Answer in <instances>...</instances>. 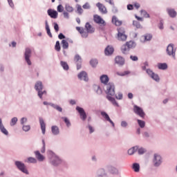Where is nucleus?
<instances>
[{"label":"nucleus","instance_id":"obj_1","mask_svg":"<svg viewBox=\"0 0 177 177\" xmlns=\"http://www.w3.org/2000/svg\"><path fill=\"white\" fill-rule=\"evenodd\" d=\"M102 84H104L106 91L105 93L106 94V99L111 102L113 106H116V107H120V104L117 101L115 100V98L111 97L114 96L115 95V86L114 85V83L109 82L110 78H109V76L107 75H102L100 76V78Z\"/></svg>","mask_w":177,"mask_h":177},{"label":"nucleus","instance_id":"obj_2","mask_svg":"<svg viewBox=\"0 0 177 177\" xmlns=\"http://www.w3.org/2000/svg\"><path fill=\"white\" fill-rule=\"evenodd\" d=\"M46 153L48 164H50L51 167L57 168V167H66L67 165V162L60 158V156H57L53 151L48 150Z\"/></svg>","mask_w":177,"mask_h":177},{"label":"nucleus","instance_id":"obj_3","mask_svg":"<svg viewBox=\"0 0 177 177\" xmlns=\"http://www.w3.org/2000/svg\"><path fill=\"white\" fill-rule=\"evenodd\" d=\"M35 89L36 92H37V96L39 99H43L42 96H44V95H46V91H42L44 89V84L41 81L36 82L35 84Z\"/></svg>","mask_w":177,"mask_h":177},{"label":"nucleus","instance_id":"obj_4","mask_svg":"<svg viewBox=\"0 0 177 177\" xmlns=\"http://www.w3.org/2000/svg\"><path fill=\"white\" fill-rule=\"evenodd\" d=\"M152 164L155 168H158L162 165V156L158 153H153Z\"/></svg>","mask_w":177,"mask_h":177},{"label":"nucleus","instance_id":"obj_5","mask_svg":"<svg viewBox=\"0 0 177 177\" xmlns=\"http://www.w3.org/2000/svg\"><path fill=\"white\" fill-rule=\"evenodd\" d=\"M15 165L17 168V169H19V171L22 172V174H25V175H30V172L28 171L27 166H26V164H24V162L20 160H16L15 162Z\"/></svg>","mask_w":177,"mask_h":177},{"label":"nucleus","instance_id":"obj_6","mask_svg":"<svg viewBox=\"0 0 177 177\" xmlns=\"http://www.w3.org/2000/svg\"><path fill=\"white\" fill-rule=\"evenodd\" d=\"M32 52L31 51V48H26L25 49V52L24 54V57L26 63L28 64V66H31L32 64V62H31V55Z\"/></svg>","mask_w":177,"mask_h":177},{"label":"nucleus","instance_id":"obj_7","mask_svg":"<svg viewBox=\"0 0 177 177\" xmlns=\"http://www.w3.org/2000/svg\"><path fill=\"white\" fill-rule=\"evenodd\" d=\"M147 74L153 80V81H156V82H160V76H158V74L154 73L153 70L150 68L147 69Z\"/></svg>","mask_w":177,"mask_h":177},{"label":"nucleus","instance_id":"obj_8","mask_svg":"<svg viewBox=\"0 0 177 177\" xmlns=\"http://www.w3.org/2000/svg\"><path fill=\"white\" fill-rule=\"evenodd\" d=\"M174 46L173 44H169L167 47L166 52L168 56H172L175 59L176 48H174Z\"/></svg>","mask_w":177,"mask_h":177},{"label":"nucleus","instance_id":"obj_9","mask_svg":"<svg viewBox=\"0 0 177 177\" xmlns=\"http://www.w3.org/2000/svg\"><path fill=\"white\" fill-rule=\"evenodd\" d=\"M75 110L79 113L80 120L82 121H86L87 118L86 112H85V109L81 106H76Z\"/></svg>","mask_w":177,"mask_h":177},{"label":"nucleus","instance_id":"obj_10","mask_svg":"<svg viewBox=\"0 0 177 177\" xmlns=\"http://www.w3.org/2000/svg\"><path fill=\"white\" fill-rule=\"evenodd\" d=\"M133 111L135 114H137L141 117V118H145V115H146L145 111H143V109L138 105H134Z\"/></svg>","mask_w":177,"mask_h":177},{"label":"nucleus","instance_id":"obj_11","mask_svg":"<svg viewBox=\"0 0 177 177\" xmlns=\"http://www.w3.org/2000/svg\"><path fill=\"white\" fill-rule=\"evenodd\" d=\"M77 78L80 80V81H85L88 82L89 81V77H88V73L85 71H81L77 75Z\"/></svg>","mask_w":177,"mask_h":177},{"label":"nucleus","instance_id":"obj_12","mask_svg":"<svg viewBox=\"0 0 177 177\" xmlns=\"http://www.w3.org/2000/svg\"><path fill=\"white\" fill-rule=\"evenodd\" d=\"M95 177H109L107 172L103 168L98 169Z\"/></svg>","mask_w":177,"mask_h":177},{"label":"nucleus","instance_id":"obj_13","mask_svg":"<svg viewBox=\"0 0 177 177\" xmlns=\"http://www.w3.org/2000/svg\"><path fill=\"white\" fill-rule=\"evenodd\" d=\"M93 20L96 24H102L104 26H106V21L97 15H94Z\"/></svg>","mask_w":177,"mask_h":177},{"label":"nucleus","instance_id":"obj_14","mask_svg":"<svg viewBox=\"0 0 177 177\" xmlns=\"http://www.w3.org/2000/svg\"><path fill=\"white\" fill-rule=\"evenodd\" d=\"M47 13L50 16V17H51V19H57V16L59 15L57 11L52 8H49L47 10Z\"/></svg>","mask_w":177,"mask_h":177},{"label":"nucleus","instance_id":"obj_15","mask_svg":"<svg viewBox=\"0 0 177 177\" xmlns=\"http://www.w3.org/2000/svg\"><path fill=\"white\" fill-rule=\"evenodd\" d=\"M115 63L118 66H124L125 64V59L122 56L118 55L115 58Z\"/></svg>","mask_w":177,"mask_h":177},{"label":"nucleus","instance_id":"obj_16","mask_svg":"<svg viewBox=\"0 0 177 177\" xmlns=\"http://www.w3.org/2000/svg\"><path fill=\"white\" fill-rule=\"evenodd\" d=\"M39 122L40 124V127H41V129L43 135H45V133L46 132V124H45V121H44V118H39Z\"/></svg>","mask_w":177,"mask_h":177},{"label":"nucleus","instance_id":"obj_17","mask_svg":"<svg viewBox=\"0 0 177 177\" xmlns=\"http://www.w3.org/2000/svg\"><path fill=\"white\" fill-rule=\"evenodd\" d=\"M96 6L98 8L99 11L101 12L102 15H106V13H107V8H106V6H104V5L102 3L98 2L96 3Z\"/></svg>","mask_w":177,"mask_h":177},{"label":"nucleus","instance_id":"obj_18","mask_svg":"<svg viewBox=\"0 0 177 177\" xmlns=\"http://www.w3.org/2000/svg\"><path fill=\"white\" fill-rule=\"evenodd\" d=\"M0 132H1V133H3V135H5L6 136H8L9 135V131H8L6 128H5V126L2 122L1 118H0Z\"/></svg>","mask_w":177,"mask_h":177},{"label":"nucleus","instance_id":"obj_19","mask_svg":"<svg viewBox=\"0 0 177 177\" xmlns=\"http://www.w3.org/2000/svg\"><path fill=\"white\" fill-rule=\"evenodd\" d=\"M85 28L88 34H93V32H95V28H93L89 22L86 23Z\"/></svg>","mask_w":177,"mask_h":177},{"label":"nucleus","instance_id":"obj_20","mask_svg":"<svg viewBox=\"0 0 177 177\" xmlns=\"http://www.w3.org/2000/svg\"><path fill=\"white\" fill-rule=\"evenodd\" d=\"M35 156L37 160L39 161V162H42L45 160V157L44 155L41 154V152L39 151H35Z\"/></svg>","mask_w":177,"mask_h":177},{"label":"nucleus","instance_id":"obj_21","mask_svg":"<svg viewBox=\"0 0 177 177\" xmlns=\"http://www.w3.org/2000/svg\"><path fill=\"white\" fill-rule=\"evenodd\" d=\"M166 11L167 12V15H169L170 17H172L173 19L174 17H176L177 12L175 11V9L167 8L166 9Z\"/></svg>","mask_w":177,"mask_h":177},{"label":"nucleus","instance_id":"obj_22","mask_svg":"<svg viewBox=\"0 0 177 177\" xmlns=\"http://www.w3.org/2000/svg\"><path fill=\"white\" fill-rule=\"evenodd\" d=\"M51 132L54 136H57L58 135H60V129L56 125L52 126Z\"/></svg>","mask_w":177,"mask_h":177},{"label":"nucleus","instance_id":"obj_23","mask_svg":"<svg viewBox=\"0 0 177 177\" xmlns=\"http://www.w3.org/2000/svg\"><path fill=\"white\" fill-rule=\"evenodd\" d=\"M114 53V48L111 46H108L105 50H104V53L106 56H110V55H113Z\"/></svg>","mask_w":177,"mask_h":177},{"label":"nucleus","instance_id":"obj_24","mask_svg":"<svg viewBox=\"0 0 177 177\" xmlns=\"http://www.w3.org/2000/svg\"><path fill=\"white\" fill-rule=\"evenodd\" d=\"M108 171L113 175H118V169L113 165L108 166Z\"/></svg>","mask_w":177,"mask_h":177},{"label":"nucleus","instance_id":"obj_25","mask_svg":"<svg viewBox=\"0 0 177 177\" xmlns=\"http://www.w3.org/2000/svg\"><path fill=\"white\" fill-rule=\"evenodd\" d=\"M125 44L127 45V48H129L130 50L131 49H135V48H136V42L132 40L129 41H127Z\"/></svg>","mask_w":177,"mask_h":177},{"label":"nucleus","instance_id":"obj_26","mask_svg":"<svg viewBox=\"0 0 177 177\" xmlns=\"http://www.w3.org/2000/svg\"><path fill=\"white\" fill-rule=\"evenodd\" d=\"M138 149H139V146H138V145L132 147L127 151L128 155L133 156V154H135V153H136V151H138Z\"/></svg>","mask_w":177,"mask_h":177},{"label":"nucleus","instance_id":"obj_27","mask_svg":"<svg viewBox=\"0 0 177 177\" xmlns=\"http://www.w3.org/2000/svg\"><path fill=\"white\" fill-rule=\"evenodd\" d=\"M112 24H115V26H121L122 24V21L118 20V18L115 17V15L112 17Z\"/></svg>","mask_w":177,"mask_h":177},{"label":"nucleus","instance_id":"obj_28","mask_svg":"<svg viewBox=\"0 0 177 177\" xmlns=\"http://www.w3.org/2000/svg\"><path fill=\"white\" fill-rule=\"evenodd\" d=\"M129 49L128 48V46H127L126 44H123L121 46V52L122 53H123V55H128V53H129Z\"/></svg>","mask_w":177,"mask_h":177},{"label":"nucleus","instance_id":"obj_29","mask_svg":"<svg viewBox=\"0 0 177 177\" xmlns=\"http://www.w3.org/2000/svg\"><path fill=\"white\" fill-rule=\"evenodd\" d=\"M45 26H46V31L47 32V35L50 38H53L52 32H50V28H49V24H48V20L45 21Z\"/></svg>","mask_w":177,"mask_h":177},{"label":"nucleus","instance_id":"obj_30","mask_svg":"<svg viewBox=\"0 0 177 177\" xmlns=\"http://www.w3.org/2000/svg\"><path fill=\"white\" fill-rule=\"evenodd\" d=\"M60 66L62 67V68H63V70H64V71H68V70H70V66H68V64H67L64 61L60 62Z\"/></svg>","mask_w":177,"mask_h":177},{"label":"nucleus","instance_id":"obj_31","mask_svg":"<svg viewBox=\"0 0 177 177\" xmlns=\"http://www.w3.org/2000/svg\"><path fill=\"white\" fill-rule=\"evenodd\" d=\"M94 91L97 95H102V93H103V90L99 85H94Z\"/></svg>","mask_w":177,"mask_h":177},{"label":"nucleus","instance_id":"obj_32","mask_svg":"<svg viewBox=\"0 0 177 177\" xmlns=\"http://www.w3.org/2000/svg\"><path fill=\"white\" fill-rule=\"evenodd\" d=\"M98 64L99 61H97V59H91L90 60V66H91L93 68H96Z\"/></svg>","mask_w":177,"mask_h":177},{"label":"nucleus","instance_id":"obj_33","mask_svg":"<svg viewBox=\"0 0 177 177\" xmlns=\"http://www.w3.org/2000/svg\"><path fill=\"white\" fill-rule=\"evenodd\" d=\"M132 169H133L134 172H139L140 171V165L138 162H135L132 165Z\"/></svg>","mask_w":177,"mask_h":177},{"label":"nucleus","instance_id":"obj_34","mask_svg":"<svg viewBox=\"0 0 177 177\" xmlns=\"http://www.w3.org/2000/svg\"><path fill=\"white\" fill-rule=\"evenodd\" d=\"M158 68L159 70H167L168 68V64L167 63H158Z\"/></svg>","mask_w":177,"mask_h":177},{"label":"nucleus","instance_id":"obj_35","mask_svg":"<svg viewBox=\"0 0 177 177\" xmlns=\"http://www.w3.org/2000/svg\"><path fill=\"white\" fill-rule=\"evenodd\" d=\"M62 120H63L64 122H65L67 128H70V127H71V122H70V120H68V118L62 117Z\"/></svg>","mask_w":177,"mask_h":177},{"label":"nucleus","instance_id":"obj_36","mask_svg":"<svg viewBox=\"0 0 177 177\" xmlns=\"http://www.w3.org/2000/svg\"><path fill=\"white\" fill-rule=\"evenodd\" d=\"M51 107H53V109H55V110H57V111H59V113H62L63 111V108L57 104H51Z\"/></svg>","mask_w":177,"mask_h":177},{"label":"nucleus","instance_id":"obj_37","mask_svg":"<svg viewBox=\"0 0 177 177\" xmlns=\"http://www.w3.org/2000/svg\"><path fill=\"white\" fill-rule=\"evenodd\" d=\"M127 36L125 34H118V41H127Z\"/></svg>","mask_w":177,"mask_h":177},{"label":"nucleus","instance_id":"obj_38","mask_svg":"<svg viewBox=\"0 0 177 177\" xmlns=\"http://www.w3.org/2000/svg\"><path fill=\"white\" fill-rule=\"evenodd\" d=\"M65 10L68 13H73V12H74V8H73V6H70V4H66Z\"/></svg>","mask_w":177,"mask_h":177},{"label":"nucleus","instance_id":"obj_39","mask_svg":"<svg viewBox=\"0 0 177 177\" xmlns=\"http://www.w3.org/2000/svg\"><path fill=\"white\" fill-rule=\"evenodd\" d=\"M17 121H19V119H17V117L12 118L10 122V127H15V125L17 124Z\"/></svg>","mask_w":177,"mask_h":177},{"label":"nucleus","instance_id":"obj_40","mask_svg":"<svg viewBox=\"0 0 177 177\" xmlns=\"http://www.w3.org/2000/svg\"><path fill=\"white\" fill-rule=\"evenodd\" d=\"M137 151H138L139 156H142V155L145 154V153H146L147 151V150L145 148H143V147L139 148V147H138Z\"/></svg>","mask_w":177,"mask_h":177},{"label":"nucleus","instance_id":"obj_41","mask_svg":"<svg viewBox=\"0 0 177 177\" xmlns=\"http://www.w3.org/2000/svg\"><path fill=\"white\" fill-rule=\"evenodd\" d=\"M111 97H114L113 96H115V99H117V100H122V97H123V95L122 93H118V95H115H115H110Z\"/></svg>","mask_w":177,"mask_h":177},{"label":"nucleus","instance_id":"obj_42","mask_svg":"<svg viewBox=\"0 0 177 177\" xmlns=\"http://www.w3.org/2000/svg\"><path fill=\"white\" fill-rule=\"evenodd\" d=\"M101 115L104 118V120H106V121L109 122L111 120L110 116H109V114H107V113L105 111H102Z\"/></svg>","mask_w":177,"mask_h":177},{"label":"nucleus","instance_id":"obj_43","mask_svg":"<svg viewBox=\"0 0 177 177\" xmlns=\"http://www.w3.org/2000/svg\"><path fill=\"white\" fill-rule=\"evenodd\" d=\"M62 45L63 49H68V42L66 39L62 41Z\"/></svg>","mask_w":177,"mask_h":177},{"label":"nucleus","instance_id":"obj_44","mask_svg":"<svg viewBox=\"0 0 177 177\" xmlns=\"http://www.w3.org/2000/svg\"><path fill=\"white\" fill-rule=\"evenodd\" d=\"M140 13H141V15H142V16L144 17H145V19H149L150 15L149 13H147V10H141Z\"/></svg>","mask_w":177,"mask_h":177},{"label":"nucleus","instance_id":"obj_45","mask_svg":"<svg viewBox=\"0 0 177 177\" xmlns=\"http://www.w3.org/2000/svg\"><path fill=\"white\" fill-rule=\"evenodd\" d=\"M145 41H151V39L153 38V35L150 33H147L144 36Z\"/></svg>","mask_w":177,"mask_h":177},{"label":"nucleus","instance_id":"obj_46","mask_svg":"<svg viewBox=\"0 0 177 177\" xmlns=\"http://www.w3.org/2000/svg\"><path fill=\"white\" fill-rule=\"evenodd\" d=\"M138 124L140 127V128H144L146 127V122L144 120H137Z\"/></svg>","mask_w":177,"mask_h":177},{"label":"nucleus","instance_id":"obj_47","mask_svg":"<svg viewBox=\"0 0 177 177\" xmlns=\"http://www.w3.org/2000/svg\"><path fill=\"white\" fill-rule=\"evenodd\" d=\"M27 162L30 164H37V158H35L29 157L28 158Z\"/></svg>","mask_w":177,"mask_h":177},{"label":"nucleus","instance_id":"obj_48","mask_svg":"<svg viewBox=\"0 0 177 177\" xmlns=\"http://www.w3.org/2000/svg\"><path fill=\"white\" fill-rule=\"evenodd\" d=\"M31 129V126H30V124L26 125L24 124L22 126V131H24V132H28V131H30Z\"/></svg>","mask_w":177,"mask_h":177},{"label":"nucleus","instance_id":"obj_49","mask_svg":"<svg viewBox=\"0 0 177 177\" xmlns=\"http://www.w3.org/2000/svg\"><path fill=\"white\" fill-rule=\"evenodd\" d=\"M77 12L78 13V15H82V13H84V10L82 9V7H81V5L77 4Z\"/></svg>","mask_w":177,"mask_h":177},{"label":"nucleus","instance_id":"obj_50","mask_svg":"<svg viewBox=\"0 0 177 177\" xmlns=\"http://www.w3.org/2000/svg\"><path fill=\"white\" fill-rule=\"evenodd\" d=\"M142 137L146 139L151 138V133H149V131H144L142 133Z\"/></svg>","mask_w":177,"mask_h":177},{"label":"nucleus","instance_id":"obj_51","mask_svg":"<svg viewBox=\"0 0 177 177\" xmlns=\"http://www.w3.org/2000/svg\"><path fill=\"white\" fill-rule=\"evenodd\" d=\"M55 49L57 50V52H60L62 48L60 47V41H57L55 46Z\"/></svg>","mask_w":177,"mask_h":177},{"label":"nucleus","instance_id":"obj_52","mask_svg":"<svg viewBox=\"0 0 177 177\" xmlns=\"http://www.w3.org/2000/svg\"><path fill=\"white\" fill-rule=\"evenodd\" d=\"M86 128H88L90 134L93 133V132H95V127H93L92 125H91L90 124H88L86 126Z\"/></svg>","mask_w":177,"mask_h":177},{"label":"nucleus","instance_id":"obj_53","mask_svg":"<svg viewBox=\"0 0 177 177\" xmlns=\"http://www.w3.org/2000/svg\"><path fill=\"white\" fill-rule=\"evenodd\" d=\"M133 26L136 27V28H142V25H140V23L138 21H133Z\"/></svg>","mask_w":177,"mask_h":177},{"label":"nucleus","instance_id":"obj_54","mask_svg":"<svg viewBox=\"0 0 177 177\" xmlns=\"http://www.w3.org/2000/svg\"><path fill=\"white\" fill-rule=\"evenodd\" d=\"M27 121H28V119H27V118H26V117L21 118L20 120L21 125H22V126L25 125V124H26Z\"/></svg>","mask_w":177,"mask_h":177},{"label":"nucleus","instance_id":"obj_55","mask_svg":"<svg viewBox=\"0 0 177 177\" xmlns=\"http://www.w3.org/2000/svg\"><path fill=\"white\" fill-rule=\"evenodd\" d=\"M41 142H42V145H43V146H42V147H41V153H45V151H46V144H45V140H41Z\"/></svg>","mask_w":177,"mask_h":177},{"label":"nucleus","instance_id":"obj_56","mask_svg":"<svg viewBox=\"0 0 177 177\" xmlns=\"http://www.w3.org/2000/svg\"><path fill=\"white\" fill-rule=\"evenodd\" d=\"M146 67H149V62H145L143 66L141 67L142 71H147Z\"/></svg>","mask_w":177,"mask_h":177},{"label":"nucleus","instance_id":"obj_57","mask_svg":"<svg viewBox=\"0 0 177 177\" xmlns=\"http://www.w3.org/2000/svg\"><path fill=\"white\" fill-rule=\"evenodd\" d=\"M75 62H82V58H81V56L78 54H76L74 57Z\"/></svg>","mask_w":177,"mask_h":177},{"label":"nucleus","instance_id":"obj_58","mask_svg":"<svg viewBox=\"0 0 177 177\" xmlns=\"http://www.w3.org/2000/svg\"><path fill=\"white\" fill-rule=\"evenodd\" d=\"M80 34H81L82 38H88V35L89 34V32H88V31L84 30L83 32H81Z\"/></svg>","mask_w":177,"mask_h":177},{"label":"nucleus","instance_id":"obj_59","mask_svg":"<svg viewBox=\"0 0 177 177\" xmlns=\"http://www.w3.org/2000/svg\"><path fill=\"white\" fill-rule=\"evenodd\" d=\"M57 12H59V13H62V12H63L64 10V8L63 7V6L62 4H59L57 7Z\"/></svg>","mask_w":177,"mask_h":177},{"label":"nucleus","instance_id":"obj_60","mask_svg":"<svg viewBox=\"0 0 177 177\" xmlns=\"http://www.w3.org/2000/svg\"><path fill=\"white\" fill-rule=\"evenodd\" d=\"M117 74H118V75H120V77H124L125 75H128V74H129V71H126L123 73L118 72Z\"/></svg>","mask_w":177,"mask_h":177},{"label":"nucleus","instance_id":"obj_61","mask_svg":"<svg viewBox=\"0 0 177 177\" xmlns=\"http://www.w3.org/2000/svg\"><path fill=\"white\" fill-rule=\"evenodd\" d=\"M118 34H125V28L123 27L119 28L118 29Z\"/></svg>","mask_w":177,"mask_h":177},{"label":"nucleus","instance_id":"obj_62","mask_svg":"<svg viewBox=\"0 0 177 177\" xmlns=\"http://www.w3.org/2000/svg\"><path fill=\"white\" fill-rule=\"evenodd\" d=\"M130 59L132 60V62H138V60H139V57L136 55H131Z\"/></svg>","mask_w":177,"mask_h":177},{"label":"nucleus","instance_id":"obj_63","mask_svg":"<svg viewBox=\"0 0 177 177\" xmlns=\"http://www.w3.org/2000/svg\"><path fill=\"white\" fill-rule=\"evenodd\" d=\"M7 1L8 2L9 6H10L12 9H15V3H13V0H7Z\"/></svg>","mask_w":177,"mask_h":177},{"label":"nucleus","instance_id":"obj_64","mask_svg":"<svg viewBox=\"0 0 177 177\" xmlns=\"http://www.w3.org/2000/svg\"><path fill=\"white\" fill-rule=\"evenodd\" d=\"M82 8L83 9H91V5H89V3L86 2L82 6Z\"/></svg>","mask_w":177,"mask_h":177}]
</instances>
